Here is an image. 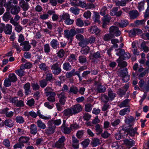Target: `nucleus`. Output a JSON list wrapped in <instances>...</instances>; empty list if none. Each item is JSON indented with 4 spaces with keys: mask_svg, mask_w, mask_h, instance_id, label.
<instances>
[{
    "mask_svg": "<svg viewBox=\"0 0 149 149\" xmlns=\"http://www.w3.org/2000/svg\"><path fill=\"white\" fill-rule=\"evenodd\" d=\"M47 127L45 130V133L47 135L49 136L54 134L56 128L54 125H52L49 121L47 123Z\"/></svg>",
    "mask_w": 149,
    "mask_h": 149,
    "instance_id": "1",
    "label": "nucleus"
},
{
    "mask_svg": "<svg viewBox=\"0 0 149 149\" xmlns=\"http://www.w3.org/2000/svg\"><path fill=\"white\" fill-rule=\"evenodd\" d=\"M52 72L55 75H58L61 72V69L58 63L52 64L51 67Z\"/></svg>",
    "mask_w": 149,
    "mask_h": 149,
    "instance_id": "2",
    "label": "nucleus"
},
{
    "mask_svg": "<svg viewBox=\"0 0 149 149\" xmlns=\"http://www.w3.org/2000/svg\"><path fill=\"white\" fill-rule=\"evenodd\" d=\"M64 136H62L59 139L58 141L56 142L54 144L53 146L57 148H62L64 145V142L65 140Z\"/></svg>",
    "mask_w": 149,
    "mask_h": 149,
    "instance_id": "3",
    "label": "nucleus"
},
{
    "mask_svg": "<svg viewBox=\"0 0 149 149\" xmlns=\"http://www.w3.org/2000/svg\"><path fill=\"white\" fill-rule=\"evenodd\" d=\"M109 32L114 36H118L121 34L120 31L119 30L118 28L115 26H112L109 29Z\"/></svg>",
    "mask_w": 149,
    "mask_h": 149,
    "instance_id": "4",
    "label": "nucleus"
},
{
    "mask_svg": "<svg viewBox=\"0 0 149 149\" xmlns=\"http://www.w3.org/2000/svg\"><path fill=\"white\" fill-rule=\"evenodd\" d=\"M57 95L59 98V102L61 104L63 105L66 101V97L65 96L64 92H62L61 93L57 94Z\"/></svg>",
    "mask_w": 149,
    "mask_h": 149,
    "instance_id": "5",
    "label": "nucleus"
},
{
    "mask_svg": "<svg viewBox=\"0 0 149 149\" xmlns=\"http://www.w3.org/2000/svg\"><path fill=\"white\" fill-rule=\"evenodd\" d=\"M65 35L66 37L69 39L72 37L76 35L75 29H72L69 31L68 30H65L64 31Z\"/></svg>",
    "mask_w": 149,
    "mask_h": 149,
    "instance_id": "6",
    "label": "nucleus"
},
{
    "mask_svg": "<svg viewBox=\"0 0 149 149\" xmlns=\"http://www.w3.org/2000/svg\"><path fill=\"white\" fill-rule=\"evenodd\" d=\"M72 108V111L74 114H75L82 111V107L81 105L79 104H77L73 106Z\"/></svg>",
    "mask_w": 149,
    "mask_h": 149,
    "instance_id": "7",
    "label": "nucleus"
},
{
    "mask_svg": "<svg viewBox=\"0 0 149 149\" xmlns=\"http://www.w3.org/2000/svg\"><path fill=\"white\" fill-rule=\"evenodd\" d=\"M23 88L24 90V94L26 95L30 94L31 91V84L28 82L24 84L23 86Z\"/></svg>",
    "mask_w": 149,
    "mask_h": 149,
    "instance_id": "8",
    "label": "nucleus"
},
{
    "mask_svg": "<svg viewBox=\"0 0 149 149\" xmlns=\"http://www.w3.org/2000/svg\"><path fill=\"white\" fill-rule=\"evenodd\" d=\"M29 139L30 138L28 137L21 136L19 138L18 141L21 143H25L27 146H29L30 145V142H29Z\"/></svg>",
    "mask_w": 149,
    "mask_h": 149,
    "instance_id": "9",
    "label": "nucleus"
},
{
    "mask_svg": "<svg viewBox=\"0 0 149 149\" xmlns=\"http://www.w3.org/2000/svg\"><path fill=\"white\" fill-rule=\"evenodd\" d=\"M137 128L136 127H135L134 129L133 128L126 129V131L127 133V134L132 136H134L135 134L137 133Z\"/></svg>",
    "mask_w": 149,
    "mask_h": 149,
    "instance_id": "10",
    "label": "nucleus"
},
{
    "mask_svg": "<svg viewBox=\"0 0 149 149\" xmlns=\"http://www.w3.org/2000/svg\"><path fill=\"white\" fill-rule=\"evenodd\" d=\"M12 26L9 24L5 25L4 32L6 34L10 35L12 33Z\"/></svg>",
    "mask_w": 149,
    "mask_h": 149,
    "instance_id": "11",
    "label": "nucleus"
},
{
    "mask_svg": "<svg viewBox=\"0 0 149 149\" xmlns=\"http://www.w3.org/2000/svg\"><path fill=\"white\" fill-rule=\"evenodd\" d=\"M20 45V46L23 45V48L22 50L24 51H28L31 48V46L29 44L28 41H25L21 43Z\"/></svg>",
    "mask_w": 149,
    "mask_h": 149,
    "instance_id": "12",
    "label": "nucleus"
},
{
    "mask_svg": "<svg viewBox=\"0 0 149 149\" xmlns=\"http://www.w3.org/2000/svg\"><path fill=\"white\" fill-rule=\"evenodd\" d=\"M63 116L68 117H70L73 115L72 111V109L71 107L65 109L63 112Z\"/></svg>",
    "mask_w": 149,
    "mask_h": 149,
    "instance_id": "13",
    "label": "nucleus"
},
{
    "mask_svg": "<svg viewBox=\"0 0 149 149\" xmlns=\"http://www.w3.org/2000/svg\"><path fill=\"white\" fill-rule=\"evenodd\" d=\"M96 90L97 93H104L106 89L105 86L102 85L100 84H97L96 86Z\"/></svg>",
    "mask_w": 149,
    "mask_h": 149,
    "instance_id": "14",
    "label": "nucleus"
},
{
    "mask_svg": "<svg viewBox=\"0 0 149 149\" xmlns=\"http://www.w3.org/2000/svg\"><path fill=\"white\" fill-rule=\"evenodd\" d=\"M129 14L130 18L132 19L136 18L139 15V14L137 10L130 11L129 12Z\"/></svg>",
    "mask_w": 149,
    "mask_h": 149,
    "instance_id": "15",
    "label": "nucleus"
},
{
    "mask_svg": "<svg viewBox=\"0 0 149 149\" xmlns=\"http://www.w3.org/2000/svg\"><path fill=\"white\" fill-rule=\"evenodd\" d=\"M108 95L110 100H113L116 96V94L111 88H109L108 91Z\"/></svg>",
    "mask_w": 149,
    "mask_h": 149,
    "instance_id": "16",
    "label": "nucleus"
},
{
    "mask_svg": "<svg viewBox=\"0 0 149 149\" xmlns=\"http://www.w3.org/2000/svg\"><path fill=\"white\" fill-rule=\"evenodd\" d=\"M88 31L91 33H95L96 34H98L100 32V30L96 26H91Z\"/></svg>",
    "mask_w": 149,
    "mask_h": 149,
    "instance_id": "17",
    "label": "nucleus"
},
{
    "mask_svg": "<svg viewBox=\"0 0 149 149\" xmlns=\"http://www.w3.org/2000/svg\"><path fill=\"white\" fill-rule=\"evenodd\" d=\"M72 145L74 148L77 149L79 147V141L74 136H72Z\"/></svg>",
    "mask_w": 149,
    "mask_h": 149,
    "instance_id": "18",
    "label": "nucleus"
},
{
    "mask_svg": "<svg viewBox=\"0 0 149 149\" xmlns=\"http://www.w3.org/2000/svg\"><path fill=\"white\" fill-rule=\"evenodd\" d=\"M50 45L52 48L54 49H56L59 47L58 42L55 39H53L51 40L50 42Z\"/></svg>",
    "mask_w": 149,
    "mask_h": 149,
    "instance_id": "19",
    "label": "nucleus"
},
{
    "mask_svg": "<svg viewBox=\"0 0 149 149\" xmlns=\"http://www.w3.org/2000/svg\"><path fill=\"white\" fill-rule=\"evenodd\" d=\"M124 143L126 146L132 147L133 146L135 143V141L133 140L128 139H125L124 140Z\"/></svg>",
    "mask_w": 149,
    "mask_h": 149,
    "instance_id": "20",
    "label": "nucleus"
},
{
    "mask_svg": "<svg viewBox=\"0 0 149 149\" xmlns=\"http://www.w3.org/2000/svg\"><path fill=\"white\" fill-rule=\"evenodd\" d=\"M118 75L121 77L128 75V72L127 68H125L124 69L120 70L118 72Z\"/></svg>",
    "mask_w": 149,
    "mask_h": 149,
    "instance_id": "21",
    "label": "nucleus"
},
{
    "mask_svg": "<svg viewBox=\"0 0 149 149\" xmlns=\"http://www.w3.org/2000/svg\"><path fill=\"white\" fill-rule=\"evenodd\" d=\"M20 8L18 6H13L11 9L10 12L13 15L17 14L20 11Z\"/></svg>",
    "mask_w": 149,
    "mask_h": 149,
    "instance_id": "22",
    "label": "nucleus"
},
{
    "mask_svg": "<svg viewBox=\"0 0 149 149\" xmlns=\"http://www.w3.org/2000/svg\"><path fill=\"white\" fill-rule=\"evenodd\" d=\"M115 3L116 6H124L127 4V3L125 0H121L120 1L118 0H113Z\"/></svg>",
    "mask_w": 149,
    "mask_h": 149,
    "instance_id": "23",
    "label": "nucleus"
},
{
    "mask_svg": "<svg viewBox=\"0 0 149 149\" xmlns=\"http://www.w3.org/2000/svg\"><path fill=\"white\" fill-rule=\"evenodd\" d=\"M12 17L9 12H7L5 13L3 16V19L5 22H8L9 20H10Z\"/></svg>",
    "mask_w": 149,
    "mask_h": 149,
    "instance_id": "24",
    "label": "nucleus"
},
{
    "mask_svg": "<svg viewBox=\"0 0 149 149\" xmlns=\"http://www.w3.org/2000/svg\"><path fill=\"white\" fill-rule=\"evenodd\" d=\"M38 132V130L36 126L34 124L31 125L30 127V133L34 135L36 134Z\"/></svg>",
    "mask_w": 149,
    "mask_h": 149,
    "instance_id": "25",
    "label": "nucleus"
},
{
    "mask_svg": "<svg viewBox=\"0 0 149 149\" xmlns=\"http://www.w3.org/2000/svg\"><path fill=\"white\" fill-rule=\"evenodd\" d=\"M121 58H119L117 60L118 63V66L121 68L125 67L127 65V63L125 61L122 60Z\"/></svg>",
    "mask_w": 149,
    "mask_h": 149,
    "instance_id": "26",
    "label": "nucleus"
},
{
    "mask_svg": "<svg viewBox=\"0 0 149 149\" xmlns=\"http://www.w3.org/2000/svg\"><path fill=\"white\" fill-rule=\"evenodd\" d=\"M9 110V109L6 108L3 110V113H5L6 116L8 118L11 117L14 114V112L12 111L10 112H8V111Z\"/></svg>",
    "mask_w": 149,
    "mask_h": 149,
    "instance_id": "27",
    "label": "nucleus"
},
{
    "mask_svg": "<svg viewBox=\"0 0 149 149\" xmlns=\"http://www.w3.org/2000/svg\"><path fill=\"white\" fill-rule=\"evenodd\" d=\"M15 15L14 17V19H13L12 17L10 20V22L12 24H17L19 23L17 22L20 19V17L17 14Z\"/></svg>",
    "mask_w": 149,
    "mask_h": 149,
    "instance_id": "28",
    "label": "nucleus"
},
{
    "mask_svg": "<svg viewBox=\"0 0 149 149\" xmlns=\"http://www.w3.org/2000/svg\"><path fill=\"white\" fill-rule=\"evenodd\" d=\"M65 121H63V123L61 126V127L63 129V132L65 134H68L70 133L71 130V129L70 128H69L65 126Z\"/></svg>",
    "mask_w": 149,
    "mask_h": 149,
    "instance_id": "29",
    "label": "nucleus"
},
{
    "mask_svg": "<svg viewBox=\"0 0 149 149\" xmlns=\"http://www.w3.org/2000/svg\"><path fill=\"white\" fill-rule=\"evenodd\" d=\"M128 24V21L126 20H122L120 23H118L117 25L121 28H124L127 26Z\"/></svg>",
    "mask_w": 149,
    "mask_h": 149,
    "instance_id": "30",
    "label": "nucleus"
},
{
    "mask_svg": "<svg viewBox=\"0 0 149 149\" xmlns=\"http://www.w3.org/2000/svg\"><path fill=\"white\" fill-rule=\"evenodd\" d=\"M53 90L52 88L48 87H46L44 90L46 96L47 97L49 95L52 94V93H55L53 92Z\"/></svg>",
    "mask_w": 149,
    "mask_h": 149,
    "instance_id": "31",
    "label": "nucleus"
},
{
    "mask_svg": "<svg viewBox=\"0 0 149 149\" xmlns=\"http://www.w3.org/2000/svg\"><path fill=\"white\" fill-rule=\"evenodd\" d=\"M78 89L76 86H72L70 87V89L68 91V93H72L74 94H76L78 92Z\"/></svg>",
    "mask_w": 149,
    "mask_h": 149,
    "instance_id": "32",
    "label": "nucleus"
},
{
    "mask_svg": "<svg viewBox=\"0 0 149 149\" xmlns=\"http://www.w3.org/2000/svg\"><path fill=\"white\" fill-rule=\"evenodd\" d=\"M69 17H70V15L68 13H63L60 16V20L59 22L62 21L63 20H64L65 21L67 20Z\"/></svg>",
    "mask_w": 149,
    "mask_h": 149,
    "instance_id": "33",
    "label": "nucleus"
},
{
    "mask_svg": "<svg viewBox=\"0 0 149 149\" xmlns=\"http://www.w3.org/2000/svg\"><path fill=\"white\" fill-rule=\"evenodd\" d=\"M37 124L38 126L41 129H44L46 128V125L41 120H38L37 122Z\"/></svg>",
    "mask_w": 149,
    "mask_h": 149,
    "instance_id": "34",
    "label": "nucleus"
},
{
    "mask_svg": "<svg viewBox=\"0 0 149 149\" xmlns=\"http://www.w3.org/2000/svg\"><path fill=\"white\" fill-rule=\"evenodd\" d=\"M56 95L55 93H52V94L49 95V96L47 98V100L51 102H54L55 101V97Z\"/></svg>",
    "mask_w": 149,
    "mask_h": 149,
    "instance_id": "35",
    "label": "nucleus"
},
{
    "mask_svg": "<svg viewBox=\"0 0 149 149\" xmlns=\"http://www.w3.org/2000/svg\"><path fill=\"white\" fill-rule=\"evenodd\" d=\"M8 78L11 81L14 82L17 81V79L16 75L14 73L10 74L8 76Z\"/></svg>",
    "mask_w": 149,
    "mask_h": 149,
    "instance_id": "36",
    "label": "nucleus"
},
{
    "mask_svg": "<svg viewBox=\"0 0 149 149\" xmlns=\"http://www.w3.org/2000/svg\"><path fill=\"white\" fill-rule=\"evenodd\" d=\"M146 43L147 42L143 41L141 43V47L144 52L147 53L149 51V48L146 46Z\"/></svg>",
    "mask_w": 149,
    "mask_h": 149,
    "instance_id": "37",
    "label": "nucleus"
},
{
    "mask_svg": "<svg viewBox=\"0 0 149 149\" xmlns=\"http://www.w3.org/2000/svg\"><path fill=\"white\" fill-rule=\"evenodd\" d=\"M95 130L96 132V134L99 135L101 134L102 132V128L101 127V126L99 124L96 125L95 126Z\"/></svg>",
    "mask_w": 149,
    "mask_h": 149,
    "instance_id": "38",
    "label": "nucleus"
},
{
    "mask_svg": "<svg viewBox=\"0 0 149 149\" xmlns=\"http://www.w3.org/2000/svg\"><path fill=\"white\" fill-rule=\"evenodd\" d=\"M4 124L8 127H12L14 125L13 121L11 119L6 120L4 121Z\"/></svg>",
    "mask_w": 149,
    "mask_h": 149,
    "instance_id": "39",
    "label": "nucleus"
},
{
    "mask_svg": "<svg viewBox=\"0 0 149 149\" xmlns=\"http://www.w3.org/2000/svg\"><path fill=\"white\" fill-rule=\"evenodd\" d=\"M130 111L129 108H125L121 110L119 112V114L122 116H124Z\"/></svg>",
    "mask_w": 149,
    "mask_h": 149,
    "instance_id": "40",
    "label": "nucleus"
},
{
    "mask_svg": "<svg viewBox=\"0 0 149 149\" xmlns=\"http://www.w3.org/2000/svg\"><path fill=\"white\" fill-rule=\"evenodd\" d=\"M71 66L68 63H65L63 64V69L66 71L70 70H71Z\"/></svg>",
    "mask_w": 149,
    "mask_h": 149,
    "instance_id": "41",
    "label": "nucleus"
},
{
    "mask_svg": "<svg viewBox=\"0 0 149 149\" xmlns=\"http://www.w3.org/2000/svg\"><path fill=\"white\" fill-rule=\"evenodd\" d=\"M79 61L81 64L85 63L87 62L86 57L84 56H79Z\"/></svg>",
    "mask_w": 149,
    "mask_h": 149,
    "instance_id": "42",
    "label": "nucleus"
},
{
    "mask_svg": "<svg viewBox=\"0 0 149 149\" xmlns=\"http://www.w3.org/2000/svg\"><path fill=\"white\" fill-rule=\"evenodd\" d=\"M80 46L84 47L88 44L87 38H85L84 40H83L78 43Z\"/></svg>",
    "mask_w": 149,
    "mask_h": 149,
    "instance_id": "43",
    "label": "nucleus"
},
{
    "mask_svg": "<svg viewBox=\"0 0 149 149\" xmlns=\"http://www.w3.org/2000/svg\"><path fill=\"white\" fill-rule=\"evenodd\" d=\"M94 15H93V18L94 22H97L98 24L100 23V15L98 13L94 12Z\"/></svg>",
    "mask_w": 149,
    "mask_h": 149,
    "instance_id": "44",
    "label": "nucleus"
},
{
    "mask_svg": "<svg viewBox=\"0 0 149 149\" xmlns=\"http://www.w3.org/2000/svg\"><path fill=\"white\" fill-rule=\"evenodd\" d=\"M12 24L15 26V30L18 33H20L23 29V27L19 23Z\"/></svg>",
    "mask_w": 149,
    "mask_h": 149,
    "instance_id": "45",
    "label": "nucleus"
},
{
    "mask_svg": "<svg viewBox=\"0 0 149 149\" xmlns=\"http://www.w3.org/2000/svg\"><path fill=\"white\" fill-rule=\"evenodd\" d=\"M134 121V118L132 116H128L125 120V123L127 124H129L133 122Z\"/></svg>",
    "mask_w": 149,
    "mask_h": 149,
    "instance_id": "46",
    "label": "nucleus"
},
{
    "mask_svg": "<svg viewBox=\"0 0 149 149\" xmlns=\"http://www.w3.org/2000/svg\"><path fill=\"white\" fill-rule=\"evenodd\" d=\"M114 35L111 33L107 34H105L104 37V39L106 41H108L111 39V38L114 37Z\"/></svg>",
    "mask_w": 149,
    "mask_h": 149,
    "instance_id": "47",
    "label": "nucleus"
},
{
    "mask_svg": "<svg viewBox=\"0 0 149 149\" xmlns=\"http://www.w3.org/2000/svg\"><path fill=\"white\" fill-rule=\"evenodd\" d=\"M52 125H59L61 123V120L60 119L56 120H52L49 121Z\"/></svg>",
    "mask_w": 149,
    "mask_h": 149,
    "instance_id": "48",
    "label": "nucleus"
},
{
    "mask_svg": "<svg viewBox=\"0 0 149 149\" xmlns=\"http://www.w3.org/2000/svg\"><path fill=\"white\" fill-rule=\"evenodd\" d=\"M48 81L45 79L40 81L39 83L41 87L42 88H44L46 86L47 84Z\"/></svg>",
    "mask_w": 149,
    "mask_h": 149,
    "instance_id": "49",
    "label": "nucleus"
},
{
    "mask_svg": "<svg viewBox=\"0 0 149 149\" xmlns=\"http://www.w3.org/2000/svg\"><path fill=\"white\" fill-rule=\"evenodd\" d=\"M116 50L118 51V52L116 53V55L120 56L119 58L121 57V59L125 52L124 50L123 49H116Z\"/></svg>",
    "mask_w": 149,
    "mask_h": 149,
    "instance_id": "50",
    "label": "nucleus"
},
{
    "mask_svg": "<svg viewBox=\"0 0 149 149\" xmlns=\"http://www.w3.org/2000/svg\"><path fill=\"white\" fill-rule=\"evenodd\" d=\"M130 101V100L128 99L125 100L120 103L119 105V107L122 108L126 107Z\"/></svg>",
    "mask_w": 149,
    "mask_h": 149,
    "instance_id": "51",
    "label": "nucleus"
},
{
    "mask_svg": "<svg viewBox=\"0 0 149 149\" xmlns=\"http://www.w3.org/2000/svg\"><path fill=\"white\" fill-rule=\"evenodd\" d=\"M76 24L77 26L81 27L84 25V23L81 19L79 18L76 19Z\"/></svg>",
    "mask_w": 149,
    "mask_h": 149,
    "instance_id": "52",
    "label": "nucleus"
},
{
    "mask_svg": "<svg viewBox=\"0 0 149 149\" xmlns=\"http://www.w3.org/2000/svg\"><path fill=\"white\" fill-rule=\"evenodd\" d=\"M101 98L102 100L104 103H107L110 100L109 97L105 94L102 95Z\"/></svg>",
    "mask_w": 149,
    "mask_h": 149,
    "instance_id": "53",
    "label": "nucleus"
},
{
    "mask_svg": "<svg viewBox=\"0 0 149 149\" xmlns=\"http://www.w3.org/2000/svg\"><path fill=\"white\" fill-rule=\"evenodd\" d=\"M38 114L40 118L43 119L44 120H47L50 119H51V117L50 116H45L43 115H42L41 114L39 110H38L37 111V113Z\"/></svg>",
    "mask_w": 149,
    "mask_h": 149,
    "instance_id": "54",
    "label": "nucleus"
},
{
    "mask_svg": "<svg viewBox=\"0 0 149 149\" xmlns=\"http://www.w3.org/2000/svg\"><path fill=\"white\" fill-rule=\"evenodd\" d=\"M15 120L17 123H22L24 121L23 118L22 116H20L16 117Z\"/></svg>",
    "mask_w": 149,
    "mask_h": 149,
    "instance_id": "55",
    "label": "nucleus"
},
{
    "mask_svg": "<svg viewBox=\"0 0 149 149\" xmlns=\"http://www.w3.org/2000/svg\"><path fill=\"white\" fill-rule=\"evenodd\" d=\"M101 57V54L100 52L99 51L94 53L92 55V57L95 59L100 58Z\"/></svg>",
    "mask_w": 149,
    "mask_h": 149,
    "instance_id": "56",
    "label": "nucleus"
},
{
    "mask_svg": "<svg viewBox=\"0 0 149 149\" xmlns=\"http://www.w3.org/2000/svg\"><path fill=\"white\" fill-rule=\"evenodd\" d=\"M70 11L75 15L79 14V10L76 8L71 7L70 9Z\"/></svg>",
    "mask_w": 149,
    "mask_h": 149,
    "instance_id": "57",
    "label": "nucleus"
},
{
    "mask_svg": "<svg viewBox=\"0 0 149 149\" xmlns=\"http://www.w3.org/2000/svg\"><path fill=\"white\" fill-rule=\"evenodd\" d=\"M15 72L17 75L20 77H22L25 74L24 70L20 69L15 70Z\"/></svg>",
    "mask_w": 149,
    "mask_h": 149,
    "instance_id": "58",
    "label": "nucleus"
},
{
    "mask_svg": "<svg viewBox=\"0 0 149 149\" xmlns=\"http://www.w3.org/2000/svg\"><path fill=\"white\" fill-rule=\"evenodd\" d=\"M53 75L51 73H46L45 79L48 81H51L53 79Z\"/></svg>",
    "mask_w": 149,
    "mask_h": 149,
    "instance_id": "59",
    "label": "nucleus"
},
{
    "mask_svg": "<svg viewBox=\"0 0 149 149\" xmlns=\"http://www.w3.org/2000/svg\"><path fill=\"white\" fill-rule=\"evenodd\" d=\"M4 85L5 87H9L11 85V81L9 78H6L5 79Z\"/></svg>",
    "mask_w": 149,
    "mask_h": 149,
    "instance_id": "60",
    "label": "nucleus"
},
{
    "mask_svg": "<svg viewBox=\"0 0 149 149\" xmlns=\"http://www.w3.org/2000/svg\"><path fill=\"white\" fill-rule=\"evenodd\" d=\"M93 106L91 104H87L85 106V110L87 112H89L91 110Z\"/></svg>",
    "mask_w": 149,
    "mask_h": 149,
    "instance_id": "61",
    "label": "nucleus"
},
{
    "mask_svg": "<svg viewBox=\"0 0 149 149\" xmlns=\"http://www.w3.org/2000/svg\"><path fill=\"white\" fill-rule=\"evenodd\" d=\"M91 143L93 147H95L100 144V140L97 138L93 139Z\"/></svg>",
    "mask_w": 149,
    "mask_h": 149,
    "instance_id": "62",
    "label": "nucleus"
},
{
    "mask_svg": "<svg viewBox=\"0 0 149 149\" xmlns=\"http://www.w3.org/2000/svg\"><path fill=\"white\" fill-rule=\"evenodd\" d=\"M39 67L41 70L45 71L48 70L49 68V67L46 66V64L44 63L40 64Z\"/></svg>",
    "mask_w": 149,
    "mask_h": 149,
    "instance_id": "63",
    "label": "nucleus"
},
{
    "mask_svg": "<svg viewBox=\"0 0 149 149\" xmlns=\"http://www.w3.org/2000/svg\"><path fill=\"white\" fill-rule=\"evenodd\" d=\"M31 86L33 89L35 91L39 90L40 88L39 86L36 83H31Z\"/></svg>",
    "mask_w": 149,
    "mask_h": 149,
    "instance_id": "64",
    "label": "nucleus"
}]
</instances>
